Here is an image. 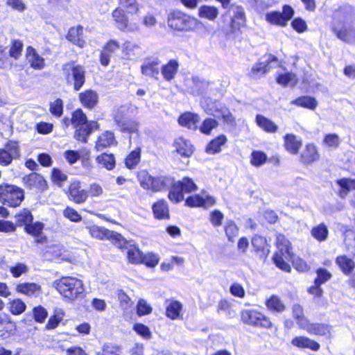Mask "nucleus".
<instances>
[{"mask_svg": "<svg viewBox=\"0 0 355 355\" xmlns=\"http://www.w3.org/2000/svg\"><path fill=\"white\" fill-rule=\"evenodd\" d=\"M291 343L299 348H308L313 351H318L320 349L318 343L305 336L295 337Z\"/></svg>", "mask_w": 355, "mask_h": 355, "instance_id": "obj_34", "label": "nucleus"}, {"mask_svg": "<svg viewBox=\"0 0 355 355\" xmlns=\"http://www.w3.org/2000/svg\"><path fill=\"white\" fill-rule=\"evenodd\" d=\"M225 232L229 241H234V239L239 235V227L232 220H228L225 223Z\"/></svg>", "mask_w": 355, "mask_h": 355, "instance_id": "obj_54", "label": "nucleus"}, {"mask_svg": "<svg viewBox=\"0 0 355 355\" xmlns=\"http://www.w3.org/2000/svg\"><path fill=\"white\" fill-rule=\"evenodd\" d=\"M115 245L126 252L127 259L130 263H141L143 254L133 241H127L121 235Z\"/></svg>", "mask_w": 355, "mask_h": 355, "instance_id": "obj_12", "label": "nucleus"}, {"mask_svg": "<svg viewBox=\"0 0 355 355\" xmlns=\"http://www.w3.org/2000/svg\"><path fill=\"white\" fill-rule=\"evenodd\" d=\"M96 161L98 164L108 171L114 169L116 165L115 157L113 154L102 153L96 157Z\"/></svg>", "mask_w": 355, "mask_h": 355, "instance_id": "obj_44", "label": "nucleus"}, {"mask_svg": "<svg viewBox=\"0 0 355 355\" xmlns=\"http://www.w3.org/2000/svg\"><path fill=\"white\" fill-rule=\"evenodd\" d=\"M199 121V116L191 112H185L178 119V123L180 125L191 130L197 129Z\"/></svg>", "mask_w": 355, "mask_h": 355, "instance_id": "obj_30", "label": "nucleus"}, {"mask_svg": "<svg viewBox=\"0 0 355 355\" xmlns=\"http://www.w3.org/2000/svg\"><path fill=\"white\" fill-rule=\"evenodd\" d=\"M191 84L192 85L190 86V92L191 94L196 96L205 94L210 85L209 81L198 76L192 78Z\"/></svg>", "mask_w": 355, "mask_h": 355, "instance_id": "obj_26", "label": "nucleus"}, {"mask_svg": "<svg viewBox=\"0 0 355 355\" xmlns=\"http://www.w3.org/2000/svg\"><path fill=\"white\" fill-rule=\"evenodd\" d=\"M227 141V139L225 135H219L208 144L206 148L207 153L213 155L220 152L222 146L225 144Z\"/></svg>", "mask_w": 355, "mask_h": 355, "instance_id": "obj_41", "label": "nucleus"}, {"mask_svg": "<svg viewBox=\"0 0 355 355\" xmlns=\"http://www.w3.org/2000/svg\"><path fill=\"white\" fill-rule=\"evenodd\" d=\"M215 203V198L204 191L199 194L189 196L185 200L186 205L191 207H202L207 209Z\"/></svg>", "mask_w": 355, "mask_h": 355, "instance_id": "obj_15", "label": "nucleus"}, {"mask_svg": "<svg viewBox=\"0 0 355 355\" xmlns=\"http://www.w3.org/2000/svg\"><path fill=\"white\" fill-rule=\"evenodd\" d=\"M201 105L207 114L221 117L223 122L227 125H232L234 123V117L229 109L220 102L216 101L210 103L202 102Z\"/></svg>", "mask_w": 355, "mask_h": 355, "instance_id": "obj_9", "label": "nucleus"}, {"mask_svg": "<svg viewBox=\"0 0 355 355\" xmlns=\"http://www.w3.org/2000/svg\"><path fill=\"white\" fill-rule=\"evenodd\" d=\"M79 99L84 107L92 109L97 104L98 96L96 92L88 89L80 93Z\"/></svg>", "mask_w": 355, "mask_h": 355, "instance_id": "obj_32", "label": "nucleus"}, {"mask_svg": "<svg viewBox=\"0 0 355 355\" xmlns=\"http://www.w3.org/2000/svg\"><path fill=\"white\" fill-rule=\"evenodd\" d=\"M256 123L260 128L269 133H274L277 132L278 129L277 125L271 120L261 114L256 116Z\"/></svg>", "mask_w": 355, "mask_h": 355, "instance_id": "obj_43", "label": "nucleus"}, {"mask_svg": "<svg viewBox=\"0 0 355 355\" xmlns=\"http://www.w3.org/2000/svg\"><path fill=\"white\" fill-rule=\"evenodd\" d=\"M54 287L66 302H73L84 297L83 282L75 277H62L54 282Z\"/></svg>", "mask_w": 355, "mask_h": 355, "instance_id": "obj_2", "label": "nucleus"}, {"mask_svg": "<svg viewBox=\"0 0 355 355\" xmlns=\"http://www.w3.org/2000/svg\"><path fill=\"white\" fill-rule=\"evenodd\" d=\"M337 184L340 187L338 193L342 198H345L350 190L355 189V179L343 178L337 180Z\"/></svg>", "mask_w": 355, "mask_h": 355, "instance_id": "obj_40", "label": "nucleus"}, {"mask_svg": "<svg viewBox=\"0 0 355 355\" xmlns=\"http://www.w3.org/2000/svg\"><path fill=\"white\" fill-rule=\"evenodd\" d=\"M290 261H292L294 268L300 272H306L310 270V266L307 263L299 257L293 254Z\"/></svg>", "mask_w": 355, "mask_h": 355, "instance_id": "obj_58", "label": "nucleus"}, {"mask_svg": "<svg viewBox=\"0 0 355 355\" xmlns=\"http://www.w3.org/2000/svg\"><path fill=\"white\" fill-rule=\"evenodd\" d=\"M277 251L273 257V261L279 269L290 272L291 266L288 261L292 258L293 252L290 241L282 234H278L276 239Z\"/></svg>", "mask_w": 355, "mask_h": 355, "instance_id": "obj_3", "label": "nucleus"}, {"mask_svg": "<svg viewBox=\"0 0 355 355\" xmlns=\"http://www.w3.org/2000/svg\"><path fill=\"white\" fill-rule=\"evenodd\" d=\"M63 74L69 83H73V89L78 91L85 81V70L84 67L77 64L75 62H69L62 66Z\"/></svg>", "mask_w": 355, "mask_h": 355, "instance_id": "obj_6", "label": "nucleus"}, {"mask_svg": "<svg viewBox=\"0 0 355 355\" xmlns=\"http://www.w3.org/2000/svg\"><path fill=\"white\" fill-rule=\"evenodd\" d=\"M27 187L37 191H44L46 189L47 184L44 178L37 173H31L24 179Z\"/></svg>", "mask_w": 355, "mask_h": 355, "instance_id": "obj_21", "label": "nucleus"}, {"mask_svg": "<svg viewBox=\"0 0 355 355\" xmlns=\"http://www.w3.org/2000/svg\"><path fill=\"white\" fill-rule=\"evenodd\" d=\"M141 259V263H144L149 268H154L159 263V257L157 254L148 252L143 254Z\"/></svg>", "mask_w": 355, "mask_h": 355, "instance_id": "obj_59", "label": "nucleus"}, {"mask_svg": "<svg viewBox=\"0 0 355 355\" xmlns=\"http://www.w3.org/2000/svg\"><path fill=\"white\" fill-rule=\"evenodd\" d=\"M303 329L310 334L329 336L331 334V327L326 324L310 323L309 321Z\"/></svg>", "mask_w": 355, "mask_h": 355, "instance_id": "obj_22", "label": "nucleus"}, {"mask_svg": "<svg viewBox=\"0 0 355 355\" xmlns=\"http://www.w3.org/2000/svg\"><path fill=\"white\" fill-rule=\"evenodd\" d=\"M218 122L212 118L205 119L199 127L200 131L205 135H209L212 130L217 128Z\"/></svg>", "mask_w": 355, "mask_h": 355, "instance_id": "obj_56", "label": "nucleus"}, {"mask_svg": "<svg viewBox=\"0 0 355 355\" xmlns=\"http://www.w3.org/2000/svg\"><path fill=\"white\" fill-rule=\"evenodd\" d=\"M276 63L277 59L274 55L271 54L265 55L260 59L259 62L253 66L252 69V73L257 75L265 73L273 67L272 64H275Z\"/></svg>", "mask_w": 355, "mask_h": 355, "instance_id": "obj_19", "label": "nucleus"}, {"mask_svg": "<svg viewBox=\"0 0 355 355\" xmlns=\"http://www.w3.org/2000/svg\"><path fill=\"white\" fill-rule=\"evenodd\" d=\"M245 16L243 9L241 7H236L234 16L232 18L230 28L231 31L236 34L245 26Z\"/></svg>", "mask_w": 355, "mask_h": 355, "instance_id": "obj_24", "label": "nucleus"}, {"mask_svg": "<svg viewBox=\"0 0 355 355\" xmlns=\"http://www.w3.org/2000/svg\"><path fill=\"white\" fill-rule=\"evenodd\" d=\"M252 245L254 248V250L257 252H264L266 250L268 251L267 249V242L264 237L259 235H255L252 239Z\"/></svg>", "mask_w": 355, "mask_h": 355, "instance_id": "obj_61", "label": "nucleus"}, {"mask_svg": "<svg viewBox=\"0 0 355 355\" xmlns=\"http://www.w3.org/2000/svg\"><path fill=\"white\" fill-rule=\"evenodd\" d=\"M291 103L311 110H314L318 105L316 99L309 96H300L293 101Z\"/></svg>", "mask_w": 355, "mask_h": 355, "instance_id": "obj_39", "label": "nucleus"}, {"mask_svg": "<svg viewBox=\"0 0 355 355\" xmlns=\"http://www.w3.org/2000/svg\"><path fill=\"white\" fill-rule=\"evenodd\" d=\"M15 291L29 297H37L42 293L41 286L33 282L18 283L15 286Z\"/></svg>", "mask_w": 355, "mask_h": 355, "instance_id": "obj_17", "label": "nucleus"}, {"mask_svg": "<svg viewBox=\"0 0 355 355\" xmlns=\"http://www.w3.org/2000/svg\"><path fill=\"white\" fill-rule=\"evenodd\" d=\"M284 146L290 153L295 155L302 146V140L293 134L284 136Z\"/></svg>", "mask_w": 355, "mask_h": 355, "instance_id": "obj_35", "label": "nucleus"}, {"mask_svg": "<svg viewBox=\"0 0 355 355\" xmlns=\"http://www.w3.org/2000/svg\"><path fill=\"white\" fill-rule=\"evenodd\" d=\"M182 309V304L180 302L173 300L166 301V315L171 320L180 318Z\"/></svg>", "mask_w": 355, "mask_h": 355, "instance_id": "obj_36", "label": "nucleus"}, {"mask_svg": "<svg viewBox=\"0 0 355 355\" xmlns=\"http://www.w3.org/2000/svg\"><path fill=\"white\" fill-rule=\"evenodd\" d=\"M335 262L342 272L347 276L350 275L355 268L354 261L347 255L338 256Z\"/></svg>", "mask_w": 355, "mask_h": 355, "instance_id": "obj_25", "label": "nucleus"}, {"mask_svg": "<svg viewBox=\"0 0 355 355\" xmlns=\"http://www.w3.org/2000/svg\"><path fill=\"white\" fill-rule=\"evenodd\" d=\"M115 122L120 131L123 133H128L130 135H135L139 136V123L135 120H122L118 116L115 117Z\"/></svg>", "mask_w": 355, "mask_h": 355, "instance_id": "obj_20", "label": "nucleus"}, {"mask_svg": "<svg viewBox=\"0 0 355 355\" xmlns=\"http://www.w3.org/2000/svg\"><path fill=\"white\" fill-rule=\"evenodd\" d=\"M160 60L157 58L146 59L141 67V73L146 76L158 79Z\"/></svg>", "mask_w": 355, "mask_h": 355, "instance_id": "obj_16", "label": "nucleus"}, {"mask_svg": "<svg viewBox=\"0 0 355 355\" xmlns=\"http://www.w3.org/2000/svg\"><path fill=\"white\" fill-rule=\"evenodd\" d=\"M341 231L344 233V242L349 250V246H352L355 250V233L346 226H343Z\"/></svg>", "mask_w": 355, "mask_h": 355, "instance_id": "obj_64", "label": "nucleus"}, {"mask_svg": "<svg viewBox=\"0 0 355 355\" xmlns=\"http://www.w3.org/2000/svg\"><path fill=\"white\" fill-rule=\"evenodd\" d=\"M115 143L116 140L114 133L111 131H105L98 137L96 142L95 148L96 150L101 151Z\"/></svg>", "mask_w": 355, "mask_h": 355, "instance_id": "obj_33", "label": "nucleus"}, {"mask_svg": "<svg viewBox=\"0 0 355 355\" xmlns=\"http://www.w3.org/2000/svg\"><path fill=\"white\" fill-rule=\"evenodd\" d=\"M277 82L284 87H293L297 84V80L294 73L286 72L277 76Z\"/></svg>", "mask_w": 355, "mask_h": 355, "instance_id": "obj_49", "label": "nucleus"}, {"mask_svg": "<svg viewBox=\"0 0 355 355\" xmlns=\"http://www.w3.org/2000/svg\"><path fill=\"white\" fill-rule=\"evenodd\" d=\"M301 162L306 164H311L319 159V153L316 146L313 144H308L305 146L300 155Z\"/></svg>", "mask_w": 355, "mask_h": 355, "instance_id": "obj_23", "label": "nucleus"}, {"mask_svg": "<svg viewBox=\"0 0 355 355\" xmlns=\"http://www.w3.org/2000/svg\"><path fill=\"white\" fill-rule=\"evenodd\" d=\"M267 155L262 151L254 150L251 154L250 163L254 166H261L266 163Z\"/></svg>", "mask_w": 355, "mask_h": 355, "instance_id": "obj_57", "label": "nucleus"}, {"mask_svg": "<svg viewBox=\"0 0 355 355\" xmlns=\"http://www.w3.org/2000/svg\"><path fill=\"white\" fill-rule=\"evenodd\" d=\"M86 122L87 116L81 110L78 109L73 113L71 123L75 128H78L80 126L85 127V124L86 123Z\"/></svg>", "mask_w": 355, "mask_h": 355, "instance_id": "obj_60", "label": "nucleus"}, {"mask_svg": "<svg viewBox=\"0 0 355 355\" xmlns=\"http://www.w3.org/2000/svg\"><path fill=\"white\" fill-rule=\"evenodd\" d=\"M152 209L156 218L166 219L169 218L168 208L165 200H161L154 203Z\"/></svg>", "mask_w": 355, "mask_h": 355, "instance_id": "obj_38", "label": "nucleus"}, {"mask_svg": "<svg viewBox=\"0 0 355 355\" xmlns=\"http://www.w3.org/2000/svg\"><path fill=\"white\" fill-rule=\"evenodd\" d=\"M328 234L329 230L324 223H320L311 230L312 236L320 242L324 241L327 239Z\"/></svg>", "mask_w": 355, "mask_h": 355, "instance_id": "obj_51", "label": "nucleus"}, {"mask_svg": "<svg viewBox=\"0 0 355 355\" xmlns=\"http://www.w3.org/2000/svg\"><path fill=\"white\" fill-rule=\"evenodd\" d=\"M88 192L82 189L80 182L74 181L71 183L69 188V198L77 204H82L86 201Z\"/></svg>", "mask_w": 355, "mask_h": 355, "instance_id": "obj_18", "label": "nucleus"}, {"mask_svg": "<svg viewBox=\"0 0 355 355\" xmlns=\"http://www.w3.org/2000/svg\"><path fill=\"white\" fill-rule=\"evenodd\" d=\"M119 4L129 14H137L139 10L137 0H119Z\"/></svg>", "mask_w": 355, "mask_h": 355, "instance_id": "obj_55", "label": "nucleus"}, {"mask_svg": "<svg viewBox=\"0 0 355 355\" xmlns=\"http://www.w3.org/2000/svg\"><path fill=\"white\" fill-rule=\"evenodd\" d=\"M122 53L123 58L134 60L141 55V48L136 44L126 42L122 46Z\"/></svg>", "mask_w": 355, "mask_h": 355, "instance_id": "obj_29", "label": "nucleus"}, {"mask_svg": "<svg viewBox=\"0 0 355 355\" xmlns=\"http://www.w3.org/2000/svg\"><path fill=\"white\" fill-rule=\"evenodd\" d=\"M28 270V268L26 264L24 263H17L10 267L9 271L12 276L15 278H18L22 275L26 274Z\"/></svg>", "mask_w": 355, "mask_h": 355, "instance_id": "obj_63", "label": "nucleus"}, {"mask_svg": "<svg viewBox=\"0 0 355 355\" xmlns=\"http://www.w3.org/2000/svg\"><path fill=\"white\" fill-rule=\"evenodd\" d=\"M266 305L267 308L274 312L281 313L285 310V306L281 300L276 295H272L268 299Z\"/></svg>", "mask_w": 355, "mask_h": 355, "instance_id": "obj_52", "label": "nucleus"}, {"mask_svg": "<svg viewBox=\"0 0 355 355\" xmlns=\"http://www.w3.org/2000/svg\"><path fill=\"white\" fill-rule=\"evenodd\" d=\"M26 58L31 67L35 69H42L45 66L44 59L31 46L26 49Z\"/></svg>", "mask_w": 355, "mask_h": 355, "instance_id": "obj_28", "label": "nucleus"}, {"mask_svg": "<svg viewBox=\"0 0 355 355\" xmlns=\"http://www.w3.org/2000/svg\"><path fill=\"white\" fill-rule=\"evenodd\" d=\"M116 27L120 31L128 33H136L139 31V25L134 21H129L124 10L116 8L112 13Z\"/></svg>", "mask_w": 355, "mask_h": 355, "instance_id": "obj_11", "label": "nucleus"}, {"mask_svg": "<svg viewBox=\"0 0 355 355\" xmlns=\"http://www.w3.org/2000/svg\"><path fill=\"white\" fill-rule=\"evenodd\" d=\"M218 8L211 6H202L198 9L199 17L210 21L215 20L218 17Z\"/></svg>", "mask_w": 355, "mask_h": 355, "instance_id": "obj_46", "label": "nucleus"}, {"mask_svg": "<svg viewBox=\"0 0 355 355\" xmlns=\"http://www.w3.org/2000/svg\"><path fill=\"white\" fill-rule=\"evenodd\" d=\"M44 225L41 222H35L29 223L28 225L25 227V231L26 233L32 235L34 237H36V241L37 243H44L46 241V237L42 236V231L44 230Z\"/></svg>", "mask_w": 355, "mask_h": 355, "instance_id": "obj_31", "label": "nucleus"}, {"mask_svg": "<svg viewBox=\"0 0 355 355\" xmlns=\"http://www.w3.org/2000/svg\"><path fill=\"white\" fill-rule=\"evenodd\" d=\"M168 26L177 31H192L198 26V20L180 10H173L168 15Z\"/></svg>", "mask_w": 355, "mask_h": 355, "instance_id": "obj_4", "label": "nucleus"}, {"mask_svg": "<svg viewBox=\"0 0 355 355\" xmlns=\"http://www.w3.org/2000/svg\"><path fill=\"white\" fill-rule=\"evenodd\" d=\"M353 9L349 6H344L335 10L333 15V31L337 37L346 42L355 41V26H352L349 20Z\"/></svg>", "mask_w": 355, "mask_h": 355, "instance_id": "obj_1", "label": "nucleus"}, {"mask_svg": "<svg viewBox=\"0 0 355 355\" xmlns=\"http://www.w3.org/2000/svg\"><path fill=\"white\" fill-rule=\"evenodd\" d=\"M46 252L51 255L55 260H68L64 247L60 244H53L48 246Z\"/></svg>", "mask_w": 355, "mask_h": 355, "instance_id": "obj_45", "label": "nucleus"}, {"mask_svg": "<svg viewBox=\"0 0 355 355\" xmlns=\"http://www.w3.org/2000/svg\"><path fill=\"white\" fill-rule=\"evenodd\" d=\"M293 318L296 320L300 328L302 329L309 322L304 317L303 308L300 304H294L292 308Z\"/></svg>", "mask_w": 355, "mask_h": 355, "instance_id": "obj_50", "label": "nucleus"}, {"mask_svg": "<svg viewBox=\"0 0 355 355\" xmlns=\"http://www.w3.org/2000/svg\"><path fill=\"white\" fill-rule=\"evenodd\" d=\"M10 311L14 315L22 313L26 308V304L20 299H15L10 302Z\"/></svg>", "mask_w": 355, "mask_h": 355, "instance_id": "obj_62", "label": "nucleus"}, {"mask_svg": "<svg viewBox=\"0 0 355 355\" xmlns=\"http://www.w3.org/2000/svg\"><path fill=\"white\" fill-rule=\"evenodd\" d=\"M196 189L197 186L191 178H184L180 181L173 182L168 196L171 201L178 203L184 199L183 192L191 193Z\"/></svg>", "mask_w": 355, "mask_h": 355, "instance_id": "obj_8", "label": "nucleus"}, {"mask_svg": "<svg viewBox=\"0 0 355 355\" xmlns=\"http://www.w3.org/2000/svg\"><path fill=\"white\" fill-rule=\"evenodd\" d=\"M178 69V63L175 60H170L166 64L162 67V73L164 78L169 81L174 78Z\"/></svg>", "mask_w": 355, "mask_h": 355, "instance_id": "obj_42", "label": "nucleus"}, {"mask_svg": "<svg viewBox=\"0 0 355 355\" xmlns=\"http://www.w3.org/2000/svg\"><path fill=\"white\" fill-rule=\"evenodd\" d=\"M16 225L21 227L28 225L33 221V217L30 210L24 209L15 216Z\"/></svg>", "mask_w": 355, "mask_h": 355, "instance_id": "obj_47", "label": "nucleus"}, {"mask_svg": "<svg viewBox=\"0 0 355 355\" xmlns=\"http://www.w3.org/2000/svg\"><path fill=\"white\" fill-rule=\"evenodd\" d=\"M24 198V192L21 188L12 184H0V202L4 205L18 207Z\"/></svg>", "mask_w": 355, "mask_h": 355, "instance_id": "obj_5", "label": "nucleus"}, {"mask_svg": "<svg viewBox=\"0 0 355 355\" xmlns=\"http://www.w3.org/2000/svg\"><path fill=\"white\" fill-rule=\"evenodd\" d=\"M174 146L176 151L184 157H190L193 152V145L190 141L182 137H180L175 140Z\"/></svg>", "mask_w": 355, "mask_h": 355, "instance_id": "obj_27", "label": "nucleus"}, {"mask_svg": "<svg viewBox=\"0 0 355 355\" xmlns=\"http://www.w3.org/2000/svg\"><path fill=\"white\" fill-rule=\"evenodd\" d=\"M141 159V150L139 148L132 150L125 158V166L132 169L134 168L139 162Z\"/></svg>", "mask_w": 355, "mask_h": 355, "instance_id": "obj_53", "label": "nucleus"}, {"mask_svg": "<svg viewBox=\"0 0 355 355\" xmlns=\"http://www.w3.org/2000/svg\"><path fill=\"white\" fill-rule=\"evenodd\" d=\"M241 320L247 324L254 327L270 328L272 322L262 313L255 309L244 310L241 312Z\"/></svg>", "mask_w": 355, "mask_h": 355, "instance_id": "obj_10", "label": "nucleus"}, {"mask_svg": "<svg viewBox=\"0 0 355 355\" xmlns=\"http://www.w3.org/2000/svg\"><path fill=\"white\" fill-rule=\"evenodd\" d=\"M20 150L17 141L10 140L8 141L3 148H0V165L8 166L13 159L19 158Z\"/></svg>", "mask_w": 355, "mask_h": 355, "instance_id": "obj_13", "label": "nucleus"}, {"mask_svg": "<svg viewBox=\"0 0 355 355\" xmlns=\"http://www.w3.org/2000/svg\"><path fill=\"white\" fill-rule=\"evenodd\" d=\"M140 185L144 189L159 191L173 186V180L170 177L162 176L155 178L146 172H142L139 176Z\"/></svg>", "mask_w": 355, "mask_h": 355, "instance_id": "obj_7", "label": "nucleus"}, {"mask_svg": "<svg viewBox=\"0 0 355 355\" xmlns=\"http://www.w3.org/2000/svg\"><path fill=\"white\" fill-rule=\"evenodd\" d=\"M83 28L81 26L71 28L67 35L69 41L82 48L85 45V41L83 38Z\"/></svg>", "mask_w": 355, "mask_h": 355, "instance_id": "obj_37", "label": "nucleus"}, {"mask_svg": "<svg viewBox=\"0 0 355 355\" xmlns=\"http://www.w3.org/2000/svg\"><path fill=\"white\" fill-rule=\"evenodd\" d=\"M266 21L270 25L281 27L286 26L285 22L282 16V12L278 11L268 12L265 15Z\"/></svg>", "mask_w": 355, "mask_h": 355, "instance_id": "obj_48", "label": "nucleus"}, {"mask_svg": "<svg viewBox=\"0 0 355 355\" xmlns=\"http://www.w3.org/2000/svg\"><path fill=\"white\" fill-rule=\"evenodd\" d=\"M85 227L92 238L98 240H110L114 245L116 244L121 236L120 234L94 224H87Z\"/></svg>", "mask_w": 355, "mask_h": 355, "instance_id": "obj_14", "label": "nucleus"}]
</instances>
